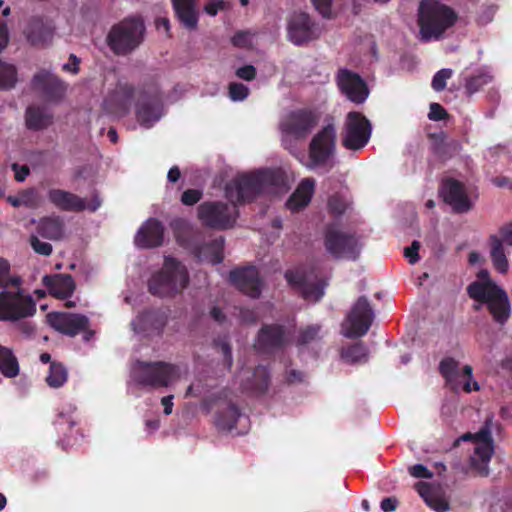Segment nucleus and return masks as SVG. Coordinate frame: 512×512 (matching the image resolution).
<instances>
[{
  "instance_id": "1",
  "label": "nucleus",
  "mask_w": 512,
  "mask_h": 512,
  "mask_svg": "<svg viewBox=\"0 0 512 512\" xmlns=\"http://www.w3.org/2000/svg\"><path fill=\"white\" fill-rule=\"evenodd\" d=\"M457 13L438 0H422L418 8L417 24L420 40L429 42L439 40L444 33L454 26Z\"/></svg>"
},
{
  "instance_id": "2",
  "label": "nucleus",
  "mask_w": 512,
  "mask_h": 512,
  "mask_svg": "<svg viewBox=\"0 0 512 512\" xmlns=\"http://www.w3.org/2000/svg\"><path fill=\"white\" fill-rule=\"evenodd\" d=\"M478 276L486 281H475L467 287L468 295L480 302L487 304L493 320L500 325L505 324L511 313L510 301L504 289L489 279V272L481 270Z\"/></svg>"
},
{
  "instance_id": "3",
  "label": "nucleus",
  "mask_w": 512,
  "mask_h": 512,
  "mask_svg": "<svg viewBox=\"0 0 512 512\" xmlns=\"http://www.w3.org/2000/svg\"><path fill=\"white\" fill-rule=\"evenodd\" d=\"M186 267L173 257H165L163 268L154 273L148 281L149 292L157 297H173L189 284Z\"/></svg>"
},
{
  "instance_id": "4",
  "label": "nucleus",
  "mask_w": 512,
  "mask_h": 512,
  "mask_svg": "<svg viewBox=\"0 0 512 512\" xmlns=\"http://www.w3.org/2000/svg\"><path fill=\"white\" fill-rule=\"evenodd\" d=\"M133 375L139 385L158 389L168 387L175 381L179 377V368L177 365L163 361H137L133 368Z\"/></svg>"
},
{
  "instance_id": "5",
  "label": "nucleus",
  "mask_w": 512,
  "mask_h": 512,
  "mask_svg": "<svg viewBox=\"0 0 512 512\" xmlns=\"http://www.w3.org/2000/svg\"><path fill=\"white\" fill-rule=\"evenodd\" d=\"M144 29L141 20L125 19L111 28L107 43L115 54H129L143 41Z\"/></svg>"
},
{
  "instance_id": "6",
  "label": "nucleus",
  "mask_w": 512,
  "mask_h": 512,
  "mask_svg": "<svg viewBox=\"0 0 512 512\" xmlns=\"http://www.w3.org/2000/svg\"><path fill=\"white\" fill-rule=\"evenodd\" d=\"M336 150V129L334 124L325 125L312 138L308 147L309 163L307 167L314 169L316 167L332 168L330 163Z\"/></svg>"
},
{
  "instance_id": "7",
  "label": "nucleus",
  "mask_w": 512,
  "mask_h": 512,
  "mask_svg": "<svg viewBox=\"0 0 512 512\" xmlns=\"http://www.w3.org/2000/svg\"><path fill=\"white\" fill-rule=\"evenodd\" d=\"M239 216L237 206L221 201H207L198 206V218L206 227L216 230L232 228Z\"/></svg>"
},
{
  "instance_id": "8",
  "label": "nucleus",
  "mask_w": 512,
  "mask_h": 512,
  "mask_svg": "<svg viewBox=\"0 0 512 512\" xmlns=\"http://www.w3.org/2000/svg\"><path fill=\"white\" fill-rule=\"evenodd\" d=\"M36 313V302L22 290L0 292V320L18 321Z\"/></svg>"
},
{
  "instance_id": "9",
  "label": "nucleus",
  "mask_w": 512,
  "mask_h": 512,
  "mask_svg": "<svg viewBox=\"0 0 512 512\" xmlns=\"http://www.w3.org/2000/svg\"><path fill=\"white\" fill-rule=\"evenodd\" d=\"M371 132L370 121L362 113L351 111L344 123L342 145L348 150H361L369 142Z\"/></svg>"
},
{
  "instance_id": "10",
  "label": "nucleus",
  "mask_w": 512,
  "mask_h": 512,
  "mask_svg": "<svg viewBox=\"0 0 512 512\" xmlns=\"http://www.w3.org/2000/svg\"><path fill=\"white\" fill-rule=\"evenodd\" d=\"M324 246L326 251L335 259L356 260L360 254L357 238L353 234L342 232L332 225L325 229Z\"/></svg>"
},
{
  "instance_id": "11",
  "label": "nucleus",
  "mask_w": 512,
  "mask_h": 512,
  "mask_svg": "<svg viewBox=\"0 0 512 512\" xmlns=\"http://www.w3.org/2000/svg\"><path fill=\"white\" fill-rule=\"evenodd\" d=\"M319 122V114L311 108L290 111L282 120L281 130L296 140L305 139Z\"/></svg>"
},
{
  "instance_id": "12",
  "label": "nucleus",
  "mask_w": 512,
  "mask_h": 512,
  "mask_svg": "<svg viewBox=\"0 0 512 512\" xmlns=\"http://www.w3.org/2000/svg\"><path fill=\"white\" fill-rule=\"evenodd\" d=\"M322 29L309 14L294 12L287 23V37L297 46H303L321 36Z\"/></svg>"
},
{
  "instance_id": "13",
  "label": "nucleus",
  "mask_w": 512,
  "mask_h": 512,
  "mask_svg": "<svg viewBox=\"0 0 512 512\" xmlns=\"http://www.w3.org/2000/svg\"><path fill=\"white\" fill-rule=\"evenodd\" d=\"M261 180L258 174H241L227 183L226 197L237 207L240 204L252 202L262 192Z\"/></svg>"
},
{
  "instance_id": "14",
  "label": "nucleus",
  "mask_w": 512,
  "mask_h": 512,
  "mask_svg": "<svg viewBox=\"0 0 512 512\" xmlns=\"http://www.w3.org/2000/svg\"><path fill=\"white\" fill-rule=\"evenodd\" d=\"M374 317V311L368 298L360 296L347 315L348 328L344 333L345 337L355 339L366 335Z\"/></svg>"
},
{
  "instance_id": "15",
  "label": "nucleus",
  "mask_w": 512,
  "mask_h": 512,
  "mask_svg": "<svg viewBox=\"0 0 512 512\" xmlns=\"http://www.w3.org/2000/svg\"><path fill=\"white\" fill-rule=\"evenodd\" d=\"M439 195L455 213H467L473 208V202L468 196L465 185L457 179H444L439 188Z\"/></svg>"
},
{
  "instance_id": "16",
  "label": "nucleus",
  "mask_w": 512,
  "mask_h": 512,
  "mask_svg": "<svg viewBox=\"0 0 512 512\" xmlns=\"http://www.w3.org/2000/svg\"><path fill=\"white\" fill-rule=\"evenodd\" d=\"M49 201L62 211L82 212L88 210L95 212L101 206V200L97 195L93 196L89 202L76 194L62 190L50 189L48 191Z\"/></svg>"
},
{
  "instance_id": "17",
  "label": "nucleus",
  "mask_w": 512,
  "mask_h": 512,
  "mask_svg": "<svg viewBox=\"0 0 512 512\" xmlns=\"http://www.w3.org/2000/svg\"><path fill=\"white\" fill-rule=\"evenodd\" d=\"M289 332L284 325L263 324L256 337L255 348L262 353H274L282 350L288 343Z\"/></svg>"
},
{
  "instance_id": "18",
  "label": "nucleus",
  "mask_w": 512,
  "mask_h": 512,
  "mask_svg": "<svg viewBox=\"0 0 512 512\" xmlns=\"http://www.w3.org/2000/svg\"><path fill=\"white\" fill-rule=\"evenodd\" d=\"M336 83L341 93L353 103L361 104L369 95L366 82L358 73L351 70L339 69L336 75Z\"/></svg>"
},
{
  "instance_id": "19",
  "label": "nucleus",
  "mask_w": 512,
  "mask_h": 512,
  "mask_svg": "<svg viewBox=\"0 0 512 512\" xmlns=\"http://www.w3.org/2000/svg\"><path fill=\"white\" fill-rule=\"evenodd\" d=\"M48 324L63 335L75 337L90 325L89 318L83 314L67 312H50L47 314Z\"/></svg>"
},
{
  "instance_id": "20",
  "label": "nucleus",
  "mask_w": 512,
  "mask_h": 512,
  "mask_svg": "<svg viewBox=\"0 0 512 512\" xmlns=\"http://www.w3.org/2000/svg\"><path fill=\"white\" fill-rule=\"evenodd\" d=\"M162 97L158 90L143 91L136 104V118L140 125L149 128L162 115Z\"/></svg>"
},
{
  "instance_id": "21",
  "label": "nucleus",
  "mask_w": 512,
  "mask_h": 512,
  "mask_svg": "<svg viewBox=\"0 0 512 512\" xmlns=\"http://www.w3.org/2000/svg\"><path fill=\"white\" fill-rule=\"evenodd\" d=\"M230 282L242 293L251 298H259L262 281L257 268L253 265L235 268L229 273Z\"/></svg>"
},
{
  "instance_id": "22",
  "label": "nucleus",
  "mask_w": 512,
  "mask_h": 512,
  "mask_svg": "<svg viewBox=\"0 0 512 512\" xmlns=\"http://www.w3.org/2000/svg\"><path fill=\"white\" fill-rule=\"evenodd\" d=\"M307 275L305 268L299 266L286 270L284 277L292 288L301 293L304 299L319 301L324 295V286L320 282L310 283Z\"/></svg>"
},
{
  "instance_id": "23",
  "label": "nucleus",
  "mask_w": 512,
  "mask_h": 512,
  "mask_svg": "<svg viewBox=\"0 0 512 512\" xmlns=\"http://www.w3.org/2000/svg\"><path fill=\"white\" fill-rule=\"evenodd\" d=\"M54 31L55 27L51 22L41 17H31L23 30V34L30 45L44 47L52 42Z\"/></svg>"
},
{
  "instance_id": "24",
  "label": "nucleus",
  "mask_w": 512,
  "mask_h": 512,
  "mask_svg": "<svg viewBox=\"0 0 512 512\" xmlns=\"http://www.w3.org/2000/svg\"><path fill=\"white\" fill-rule=\"evenodd\" d=\"M34 90L41 92L47 101H58L65 93L64 83L56 76L43 70L36 73L32 79Z\"/></svg>"
},
{
  "instance_id": "25",
  "label": "nucleus",
  "mask_w": 512,
  "mask_h": 512,
  "mask_svg": "<svg viewBox=\"0 0 512 512\" xmlns=\"http://www.w3.org/2000/svg\"><path fill=\"white\" fill-rule=\"evenodd\" d=\"M164 230L165 228L159 220L149 218L139 228L134 243L142 249L159 247L163 244Z\"/></svg>"
},
{
  "instance_id": "26",
  "label": "nucleus",
  "mask_w": 512,
  "mask_h": 512,
  "mask_svg": "<svg viewBox=\"0 0 512 512\" xmlns=\"http://www.w3.org/2000/svg\"><path fill=\"white\" fill-rule=\"evenodd\" d=\"M428 139L431 141V152L441 162H446L456 155L462 149L459 140L448 137L447 133L440 131L437 133L428 134Z\"/></svg>"
},
{
  "instance_id": "27",
  "label": "nucleus",
  "mask_w": 512,
  "mask_h": 512,
  "mask_svg": "<svg viewBox=\"0 0 512 512\" xmlns=\"http://www.w3.org/2000/svg\"><path fill=\"white\" fill-rule=\"evenodd\" d=\"M42 284L51 296L62 300L70 298L76 289V283L70 274L45 275Z\"/></svg>"
},
{
  "instance_id": "28",
  "label": "nucleus",
  "mask_w": 512,
  "mask_h": 512,
  "mask_svg": "<svg viewBox=\"0 0 512 512\" xmlns=\"http://www.w3.org/2000/svg\"><path fill=\"white\" fill-rule=\"evenodd\" d=\"M166 324L165 317L156 310H145L139 313L131 322V327L135 333L160 334Z\"/></svg>"
},
{
  "instance_id": "29",
  "label": "nucleus",
  "mask_w": 512,
  "mask_h": 512,
  "mask_svg": "<svg viewBox=\"0 0 512 512\" xmlns=\"http://www.w3.org/2000/svg\"><path fill=\"white\" fill-rule=\"evenodd\" d=\"M134 92L135 89L133 85L119 82L114 91L105 100V103L114 112L127 114L130 110Z\"/></svg>"
},
{
  "instance_id": "30",
  "label": "nucleus",
  "mask_w": 512,
  "mask_h": 512,
  "mask_svg": "<svg viewBox=\"0 0 512 512\" xmlns=\"http://www.w3.org/2000/svg\"><path fill=\"white\" fill-rule=\"evenodd\" d=\"M224 238L219 237L208 243H202L193 247V254L200 261L211 264H220L223 259Z\"/></svg>"
},
{
  "instance_id": "31",
  "label": "nucleus",
  "mask_w": 512,
  "mask_h": 512,
  "mask_svg": "<svg viewBox=\"0 0 512 512\" xmlns=\"http://www.w3.org/2000/svg\"><path fill=\"white\" fill-rule=\"evenodd\" d=\"M315 181L312 178L303 179L296 190L288 198L286 207L291 211H298L306 207L312 198Z\"/></svg>"
},
{
  "instance_id": "32",
  "label": "nucleus",
  "mask_w": 512,
  "mask_h": 512,
  "mask_svg": "<svg viewBox=\"0 0 512 512\" xmlns=\"http://www.w3.org/2000/svg\"><path fill=\"white\" fill-rule=\"evenodd\" d=\"M262 190L283 192L288 189L287 175L282 169H267L257 172Z\"/></svg>"
},
{
  "instance_id": "33",
  "label": "nucleus",
  "mask_w": 512,
  "mask_h": 512,
  "mask_svg": "<svg viewBox=\"0 0 512 512\" xmlns=\"http://www.w3.org/2000/svg\"><path fill=\"white\" fill-rule=\"evenodd\" d=\"M25 126L31 131H41L52 124V115L43 107L29 105L25 110Z\"/></svg>"
},
{
  "instance_id": "34",
  "label": "nucleus",
  "mask_w": 512,
  "mask_h": 512,
  "mask_svg": "<svg viewBox=\"0 0 512 512\" xmlns=\"http://www.w3.org/2000/svg\"><path fill=\"white\" fill-rule=\"evenodd\" d=\"M270 385V374L265 366L258 365L250 378L242 382L243 390L257 395L265 394Z\"/></svg>"
},
{
  "instance_id": "35",
  "label": "nucleus",
  "mask_w": 512,
  "mask_h": 512,
  "mask_svg": "<svg viewBox=\"0 0 512 512\" xmlns=\"http://www.w3.org/2000/svg\"><path fill=\"white\" fill-rule=\"evenodd\" d=\"M175 17L187 30H196L199 22V11L197 3H174L172 4Z\"/></svg>"
},
{
  "instance_id": "36",
  "label": "nucleus",
  "mask_w": 512,
  "mask_h": 512,
  "mask_svg": "<svg viewBox=\"0 0 512 512\" xmlns=\"http://www.w3.org/2000/svg\"><path fill=\"white\" fill-rule=\"evenodd\" d=\"M241 416L239 408L232 403L219 409L215 414L214 424L220 431H231Z\"/></svg>"
},
{
  "instance_id": "37",
  "label": "nucleus",
  "mask_w": 512,
  "mask_h": 512,
  "mask_svg": "<svg viewBox=\"0 0 512 512\" xmlns=\"http://www.w3.org/2000/svg\"><path fill=\"white\" fill-rule=\"evenodd\" d=\"M37 233L43 238L59 240L64 233V223L60 217H44L37 225Z\"/></svg>"
},
{
  "instance_id": "38",
  "label": "nucleus",
  "mask_w": 512,
  "mask_h": 512,
  "mask_svg": "<svg viewBox=\"0 0 512 512\" xmlns=\"http://www.w3.org/2000/svg\"><path fill=\"white\" fill-rule=\"evenodd\" d=\"M490 242V257L495 270L501 274H506L509 269L508 259L505 254V250L500 238L496 235L489 237Z\"/></svg>"
},
{
  "instance_id": "39",
  "label": "nucleus",
  "mask_w": 512,
  "mask_h": 512,
  "mask_svg": "<svg viewBox=\"0 0 512 512\" xmlns=\"http://www.w3.org/2000/svg\"><path fill=\"white\" fill-rule=\"evenodd\" d=\"M0 372L7 378H14L19 374L18 360L13 352L0 345Z\"/></svg>"
},
{
  "instance_id": "40",
  "label": "nucleus",
  "mask_w": 512,
  "mask_h": 512,
  "mask_svg": "<svg viewBox=\"0 0 512 512\" xmlns=\"http://www.w3.org/2000/svg\"><path fill=\"white\" fill-rule=\"evenodd\" d=\"M493 454V446L490 444H480L474 450L471 457V465L480 470L483 475L488 474L487 465Z\"/></svg>"
},
{
  "instance_id": "41",
  "label": "nucleus",
  "mask_w": 512,
  "mask_h": 512,
  "mask_svg": "<svg viewBox=\"0 0 512 512\" xmlns=\"http://www.w3.org/2000/svg\"><path fill=\"white\" fill-rule=\"evenodd\" d=\"M459 363L452 357H446L440 361L439 372L445 378L446 383L452 388L457 385L460 376L458 371Z\"/></svg>"
},
{
  "instance_id": "42",
  "label": "nucleus",
  "mask_w": 512,
  "mask_h": 512,
  "mask_svg": "<svg viewBox=\"0 0 512 512\" xmlns=\"http://www.w3.org/2000/svg\"><path fill=\"white\" fill-rule=\"evenodd\" d=\"M68 379L66 367L60 362H51L49 373L46 376V383L51 388L62 387Z\"/></svg>"
},
{
  "instance_id": "43",
  "label": "nucleus",
  "mask_w": 512,
  "mask_h": 512,
  "mask_svg": "<svg viewBox=\"0 0 512 512\" xmlns=\"http://www.w3.org/2000/svg\"><path fill=\"white\" fill-rule=\"evenodd\" d=\"M17 83V70L12 64L0 61V90H11Z\"/></svg>"
},
{
  "instance_id": "44",
  "label": "nucleus",
  "mask_w": 512,
  "mask_h": 512,
  "mask_svg": "<svg viewBox=\"0 0 512 512\" xmlns=\"http://www.w3.org/2000/svg\"><path fill=\"white\" fill-rule=\"evenodd\" d=\"M342 357L352 363L365 362L368 358V349L363 342H357L343 349Z\"/></svg>"
},
{
  "instance_id": "45",
  "label": "nucleus",
  "mask_w": 512,
  "mask_h": 512,
  "mask_svg": "<svg viewBox=\"0 0 512 512\" xmlns=\"http://www.w3.org/2000/svg\"><path fill=\"white\" fill-rule=\"evenodd\" d=\"M492 81V76L486 72H478L475 75L465 78V91L467 95L478 92L483 86Z\"/></svg>"
},
{
  "instance_id": "46",
  "label": "nucleus",
  "mask_w": 512,
  "mask_h": 512,
  "mask_svg": "<svg viewBox=\"0 0 512 512\" xmlns=\"http://www.w3.org/2000/svg\"><path fill=\"white\" fill-rule=\"evenodd\" d=\"M320 325H309L301 328L298 333L297 345H307L315 341L320 333Z\"/></svg>"
},
{
  "instance_id": "47",
  "label": "nucleus",
  "mask_w": 512,
  "mask_h": 512,
  "mask_svg": "<svg viewBox=\"0 0 512 512\" xmlns=\"http://www.w3.org/2000/svg\"><path fill=\"white\" fill-rule=\"evenodd\" d=\"M228 94L233 101H243L248 97L249 89L242 83L232 82L228 86Z\"/></svg>"
},
{
  "instance_id": "48",
  "label": "nucleus",
  "mask_w": 512,
  "mask_h": 512,
  "mask_svg": "<svg viewBox=\"0 0 512 512\" xmlns=\"http://www.w3.org/2000/svg\"><path fill=\"white\" fill-rule=\"evenodd\" d=\"M452 74V70L448 68L436 72L431 82L432 88L437 92L443 91L446 87V81L452 77Z\"/></svg>"
},
{
  "instance_id": "49",
  "label": "nucleus",
  "mask_w": 512,
  "mask_h": 512,
  "mask_svg": "<svg viewBox=\"0 0 512 512\" xmlns=\"http://www.w3.org/2000/svg\"><path fill=\"white\" fill-rule=\"evenodd\" d=\"M347 209L346 201L340 195H332L328 199L329 213L334 216H341Z\"/></svg>"
},
{
  "instance_id": "50",
  "label": "nucleus",
  "mask_w": 512,
  "mask_h": 512,
  "mask_svg": "<svg viewBox=\"0 0 512 512\" xmlns=\"http://www.w3.org/2000/svg\"><path fill=\"white\" fill-rule=\"evenodd\" d=\"M32 249L40 255L50 256L52 254V245L48 242L41 241L37 236L31 235L29 239Z\"/></svg>"
},
{
  "instance_id": "51",
  "label": "nucleus",
  "mask_w": 512,
  "mask_h": 512,
  "mask_svg": "<svg viewBox=\"0 0 512 512\" xmlns=\"http://www.w3.org/2000/svg\"><path fill=\"white\" fill-rule=\"evenodd\" d=\"M20 200L22 203V206L28 207V208H36L38 206V194L35 191V189L30 188L23 190L19 193Z\"/></svg>"
},
{
  "instance_id": "52",
  "label": "nucleus",
  "mask_w": 512,
  "mask_h": 512,
  "mask_svg": "<svg viewBox=\"0 0 512 512\" xmlns=\"http://www.w3.org/2000/svg\"><path fill=\"white\" fill-rule=\"evenodd\" d=\"M203 196V192L199 189H187L181 195V202L186 206H193L198 203Z\"/></svg>"
},
{
  "instance_id": "53",
  "label": "nucleus",
  "mask_w": 512,
  "mask_h": 512,
  "mask_svg": "<svg viewBox=\"0 0 512 512\" xmlns=\"http://www.w3.org/2000/svg\"><path fill=\"white\" fill-rule=\"evenodd\" d=\"M214 345L219 347L224 356V364L230 370L233 364L232 348L230 344L224 340H216L214 341Z\"/></svg>"
},
{
  "instance_id": "54",
  "label": "nucleus",
  "mask_w": 512,
  "mask_h": 512,
  "mask_svg": "<svg viewBox=\"0 0 512 512\" xmlns=\"http://www.w3.org/2000/svg\"><path fill=\"white\" fill-rule=\"evenodd\" d=\"M472 372H473V369H472V367L470 365H465L463 367L462 374H463L464 377L467 378V380L463 384V390L466 393H470L473 390L474 391H478L480 389L478 382H476V381H473V383L471 382V380H472Z\"/></svg>"
},
{
  "instance_id": "55",
  "label": "nucleus",
  "mask_w": 512,
  "mask_h": 512,
  "mask_svg": "<svg viewBox=\"0 0 512 512\" xmlns=\"http://www.w3.org/2000/svg\"><path fill=\"white\" fill-rule=\"evenodd\" d=\"M426 504L436 512H447L450 509L447 500L436 494L429 498Z\"/></svg>"
},
{
  "instance_id": "56",
  "label": "nucleus",
  "mask_w": 512,
  "mask_h": 512,
  "mask_svg": "<svg viewBox=\"0 0 512 512\" xmlns=\"http://www.w3.org/2000/svg\"><path fill=\"white\" fill-rule=\"evenodd\" d=\"M449 117L447 111L439 103H431L428 118L432 121L445 120Z\"/></svg>"
},
{
  "instance_id": "57",
  "label": "nucleus",
  "mask_w": 512,
  "mask_h": 512,
  "mask_svg": "<svg viewBox=\"0 0 512 512\" xmlns=\"http://www.w3.org/2000/svg\"><path fill=\"white\" fill-rule=\"evenodd\" d=\"M11 266L7 259L0 257V287L8 286Z\"/></svg>"
},
{
  "instance_id": "58",
  "label": "nucleus",
  "mask_w": 512,
  "mask_h": 512,
  "mask_svg": "<svg viewBox=\"0 0 512 512\" xmlns=\"http://www.w3.org/2000/svg\"><path fill=\"white\" fill-rule=\"evenodd\" d=\"M236 76L245 81H252L256 78L257 70L253 65H244L239 67L236 72Z\"/></svg>"
},
{
  "instance_id": "59",
  "label": "nucleus",
  "mask_w": 512,
  "mask_h": 512,
  "mask_svg": "<svg viewBox=\"0 0 512 512\" xmlns=\"http://www.w3.org/2000/svg\"><path fill=\"white\" fill-rule=\"evenodd\" d=\"M419 249L420 243L416 240H414L410 246L405 247L404 256L408 259L410 264H415L419 261Z\"/></svg>"
},
{
  "instance_id": "60",
  "label": "nucleus",
  "mask_w": 512,
  "mask_h": 512,
  "mask_svg": "<svg viewBox=\"0 0 512 512\" xmlns=\"http://www.w3.org/2000/svg\"><path fill=\"white\" fill-rule=\"evenodd\" d=\"M409 473L411 476H413L415 478L431 479L433 477V472H431L423 464H416V465L410 466Z\"/></svg>"
},
{
  "instance_id": "61",
  "label": "nucleus",
  "mask_w": 512,
  "mask_h": 512,
  "mask_svg": "<svg viewBox=\"0 0 512 512\" xmlns=\"http://www.w3.org/2000/svg\"><path fill=\"white\" fill-rule=\"evenodd\" d=\"M226 2L223 0H210L204 6V12L210 16H216L220 10L226 8Z\"/></svg>"
},
{
  "instance_id": "62",
  "label": "nucleus",
  "mask_w": 512,
  "mask_h": 512,
  "mask_svg": "<svg viewBox=\"0 0 512 512\" xmlns=\"http://www.w3.org/2000/svg\"><path fill=\"white\" fill-rule=\"evenodd\" d=\"M315 9L324 17H331V3L332 0H311Z\"/></svg>"
},
{
  "instance_id": "63",
  "label": "nucleus",
  "mask_w": 512,
  "mask_h": 512,
  "mask_svg": "<svg viewBox=\"0 0 512 512\" xmlns=\"http://www.w3.org/2000/svg\"><path fill=\"white\" fill-rule=\"evenodd\" d=\"M415 489L421 498L425 501V503L435 494L431 484L427 482H418L415 485Z\"/></svg>"
},
{
  "instance_id": "64",
  "label": "nucleus",
  "mask_w": 512,
  "mask_h": 512,
  "mask_svg": "<svg viewBox=\"0 0 512 512\" xmlns=\"http://www.w3.org/2000/svg\"><path fill=\"white\" fill-rule=\"evenodd\" d=\"M305 377L302 371L291 369L286 372L285 381L289 385L300 384L305 381Z\"/></svg>"
}]
</instances>
